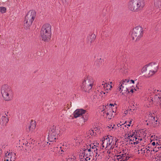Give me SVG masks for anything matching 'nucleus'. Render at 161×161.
I'll return each instance as SVG.
<instances>
[{
  "instance_id": "nucleus-1",
  "label": "nucleus",
  "mask_w": 161,
  "mask_h": 161,
  "mask_svg": "<svg viewBox=\"0 0 161 161\" xmlns=\"http://www.w3.org/2000/svg\"><path fill=\"white\" fill-rule=\"evenodd\" d=\"M99 144L97 142L88 144L86 147L84 148L82 152V155L80 156L79 161H95V158H93V152L97 151V145Z\"/></svg>"
},
{
  "instance_id": "nucleus-2",
  "label": "nucleus",
  "mask_w": 161,
  "mask_h": 161,
  "mask_svg": "<svg viewBox=\"0 0 161 161\" xmlns=\"http://www.w3.org/2000/svg\"><path fill=\"white\" fill-rule=\"evenodd\" d=\"M114 137L110 136H108L103 138L102 141L101 148L103 149L107 148L108 150L107 153L110 154L111 153L114 155L113 152H115V150L117 151L118 149L117 146H115L116 142L113 140Z\"/></svg>"
},
{
  "instance_id": "nucleus-3",
  "label": "nucleus",
  "mask_w": 161,
  "mask_h": 161,
  "mask_svg": "<svg viewBox=\"0 0 161 161\" xmlns=\"http://www.w3.org/2000/svg\"><path fill=\"white\" fill-rule=\"evenodd\" d=\"M145 6L144 0H130L128 5L129 9L134 12H138L142 10Z\"/></svg>"
},
{
  "instance_id": "nucleus-4",
  "label": "nucleus",
  "mask_w": 161,
  "mask_h": 161,
  "mask_svg": "<svg viewBox=\"0 0 161 161\" xmlns=\"http://www.w3.org/2000/svg\"><path fill=\"white\" fill-rule=\"evenodd\" d=\"M51 28V25L49 24H45L42 25L41 31V35L42 40L47 42L50 40Z\"/></svg>"
},
{
  "instance_id": "nucleus-5",
  "label": "nucleus",
  "mask_w": 161,
  "mask_h": 161,
  "mask_svg": "<svg viewBox=\"0 0 161 161\" xmlns=\"http://www.w3.org/2000/svg\"><path fill=\"white\" fill-rule=\"evenodd\" d=\"M128 150L126 149L122 148L120 152L115 150L113 153L115 154L114 159L115 161H125L131 157V156L127 153Z\"/></svg>"
},
{
  "instance_id": "nucleus-6",
  "label": "nucleus",
  "mask_w": 161,
  "mask_h": 161,
  "mask_svg": "<svg viewBox=\"0 0 161 161\" xmlns=\"http://www.w3.org/2000/svg\"><path fill=\"white\" fill-rule=\"evenodd\" d=\"M94 86V80L90 76L85 77L81 85V88L86 92H90Z\"/></svg>"
},
{
  "instance_id": "nucleus-7",
  "label": "nucleus",
  "mask_w": 161,
  "mask_h": 161,
  "mask_svg": "<svg viewBox=\"0 0 161 161\" xmlns=\"http://www.w3.org/2000/svg\"><path fill=\"white\" fill-rule=\"evenodd\" d=\"M1 93L3 99L7 101L12 100L13 93L11 88L8 85L5 84L3 85L1 88Z\"/></svg>"
},
{
  "instance_id": "nucleus-8",
  "label": "nucleus",
  "mask_w": 161,
  "mask_h": 161,
  "mask_svg": "<svg viewBox=\"0 0 161 161\" xmlns=\"http://www.w3.org/2000/svg\"><path fill=\"white\" fill-rule=\"evenodd\" d=\"M117 108V105L115 104H113L110 103L109 105H106L105 107H103V113L106 114V117L109 119H111L113 117V113H115Z\"/></svg>"
},
{
  "instance_id": "nucleus-9",
  "label": "nucleus",
  "mask_w": 161,
  "mask_h": 161,
  "mask_svg": "<svg viewBox=\"0 0 161 161\" xmlns=\"http://www.w3.org/2000/svg\"><path fill=\"white\" fill-rule=\"evenodd\" d=\"M143 34V28L140 26L135 27L133 29L131 33L132 39L135 41L140 40Z\"/></svg>"
},
{
  "instance_id": "nucleus-10",
  "label": "nucleus",
  "mask_w": 161,
  "mask_h": 161,
  "mask_svg": "<svg viewBox=\"0 0 161 161\" xmlns=\"http://www.w3.org/2000/svg\"><path fill=\"white\" fill-rule=\"evenodd\" d=\"M60 133V130L56 127L53 126L50 129L48 135V139L50 142H55L58 139V136Z\"/></svg>"
},
{
  "instance_id": "nucleus-11",
  "label": "nucleus",
  "mask_w": 161,
  "mask_h": 161,
  "mask_svg": "<svg viewBox=\"0 0 161 161\" xmlns=\"http://www.w3.org/2000/svg\"><path fill=\"white\" fill-rule=\"evenodd\" d=\"M128 79H123L121 80L119 84V86L118 88V90L123 94L129 92V86Z\"/></svg>"
},
{
  "instance_id": "nucleus-12",
  "label": "nucleus",
  "mask_w": 161,
  "mask_h": 161,
  "mask_svg": "<svg viewBox=\"0 0 161 161\" xmlns=\"http://www.w3.org/2000/svg\"><path fill=\"white\" fill-rule=\"evenodd\" d=\"M158 69V64L157 62H152L148 65V72L146 74L147 77H150L157 71Z\"/></svg>"
},
{
  "instance_id": "nucleus-13",
  "label": "nucleus",
  "mask_w": 161,
  "mask_h": 161,
  "mask_svg": "<svg viewBox=\"0 0 161 161\" xmlns=\"http://www.w3.org/2000/svg\"><path fill=\"white\" fill-rule=\"evenodd\" d=\"M74 115L75 118L81 116L84 123L88 119V116L87 114H86V111L82 109L76 110L74 112Z\"/></svg>"
},
{
  "instance_id": "nucleus-14",
  "label": "nucleus",
  "mask_w": 161,
  "mask_h": 161,
  "mask_svg": "<svg viewBox=\"0 0 161 161\" xmlns=\"http://www.w3.org/2000/svg\"><path fill=\"white\" fill-rule=\"evenodd\" d=\"M149 99L151 104H152L153 102L158 103L161 108V91H160L158 94L155 95L153 98L150 97Z\"/></svg>"
},
{
  "instance_id": "nucleus-15",
  "label": "nucleus",
  "mask_w": 161,
  "mask_h": 161,
  "mask_svg": "<svg viewBox=\"0 0 161 161\" xmlns=\"http://www.w3.org/2000/svg\"><path fill=\"white\" fill-rule=\"evenodd\" d=\"M152 151V148L150 147H148L147 148L143 147L140 150H139L138 153L145 155L146 157H148L151 155V151Z\"/></svg>"
},
{
  "instance_id": "nucleus-16",
  "label": "nucleus",
  "mask_w": 161,
  "mask_h": 161,
  "mask_svg": "<svg viewBox=\"0 0 161 161\" xmlns=\"http://www.w3.org/2000/svg\"><path fill=\"white\" fill-rule=\"evenodd\" d=\"M36 12L34 10L30 11L25 17V20H32L35 19Z\"/></svg>"
},
{
  "instance_id": "nucleus-17",
  "label": "nucleus",
  "mask_w": 161,
  "mask_h": 161,
  "mask_svg": "<svg viewBox=\"0 0 161 161\" xmlns=\"http://www.w3.org/2000/svg\"><path fill=\"white\" fill-rule=\"evenodd\" d=\"M15 158L12 153L7 152L5 154L4 161H14Z\"/></svg>"
},
{
  "instance_id": "nucleus-18",
  "label": "nucleus",
  "mask_w": 161,
  "mask_h": 161,
  "mask_svg": "<svg viewBox=\"0 0 161 161\" xmlns=\"http://www.w3.org/2000/svg\"><path fill=\"white\" fill-rule=\"evenodd\" d=\"M36 125L35 122L33 121H31L28 128L27 129V131L30 133L34 132L35 129Z\"/></svg>"
},
{
  "instance_id": "nucleus-19",
  "label": "nucleus",
  "mask_w": 161,
  "mask_h": 161,
  "mask_svg": "<svg viewBox=\"0 0 161 161\" xmlns=\"http://www.w3.org/2000/svg\"><path fill=\"white\" fill-rule=\"evenodd\" d=\"M126 137L130 140V141H134L133 137L135 136L134 133L133 132H128L125 135Z\"/></svg>"
},
{
  "instance_id": "nucleus-20",
  "label": "nucleus",
  "mask_w": 161,
  "mask_h": 161,
  "mask_svg": "<svg viewBox=\"0 0 161 161\" xmlns=\"http://www.w3.org/2000/svg\"><path fill=\"white\" fill-rule=\"evenodd\" d=\"M102 85L104 88V89L107 90V91L110 90L112 87L110 85L104 81L102 82Z\"/></svg>"
},
{
  "instance_id": "nucleus-21",
  "label": "nucleus",
  "mask_w": 161,
  "mask_h": 161,
  "mask_svg": "<svg viewBox=\"0 0 161 161\" xmlns=\"http://www.w3.org/2000/svg\"><path fill=\"white\" fill-rule=\"evenodd\" d=\"M96 38V36L94 34H92L91 35H89L88 36V42L92 43L95 40Z\"/></svg>"
},
{
  "instance_id": "nucleus-22",
  "label": "nucleus",
  "mask_w": 161,
  "mask_h": 161,
  "mask_svg": "<svg viewBox=\"0 0 161 161\" xmlns=\"http://www.w3.org/2000/svg\"><path fill=\"white\" fill-rule=\"evenodd\" d=\"M75 157L72 154H68L66 158L67 161H75Z\"/></svg>"
},
{
  "instance_id": "nucleus-23",
  "label": "nucleus",
  "mask_w": 161,
  "mask_h": 161,
  "mask_svg": "<svg viewBox=\"0 0 161 161\" xmlns=\"http://www.w3.org/2000/svg\"><path fill=\"white\" fill-rule=\"evenodd\" d=\"M96 155H95V158L93 157V158H95V161L96 160H98L101 159L103 158V154L102 153L98 154L97 152H95Z\"/></svg>"
},
{
  "instance_id": "nucleus-24",
  "label": "nucleus",
  "mask_w": 161,
  "mask_h": 161,
  "mask_svg": "<svg viewBox=\"0 0 161 161\" xmlns=\"http://www.w3.org/2000/svg\"><path fill=\"white\" fill-rule=\"evenodd\" d=\"M159 123V122L158 121V119L157 118H155L154 117L153 119V121L152 122L153 126L155 127H156L158 125Z\"/></svg>"
},
{
  "instance_id": "nucleus-25",
  "label": "nucleus",
  "mask_w": 161,
  "mask_h": 161,
  "mask_svg": "<svg viewBox=\"0 0 161 161\" xmlns=\"http://www.w3.org/2000/svg\"><path fill=\"white\" fill-rule=\"evenodd\" d=\"M154 5L156 7L161 6V0H154Z\"/></svg>"
},
{
  "instance_id": "nucleus-26",
  "label": "nucleus",
  "mask_w": 161,
  "mask_h": 161,
  "mask_svg": "<svg viewBox=\"0 0 161 161\" xmlns=\"http://www.w3.org/2000/svg\"><path fill=\"white\" fill-rule=\"evenodd\" d=\"M114 125H113V124H110L108 126H107V130H108V131H111L114 128Z\"/></svg>"
},
{
  "instance_id": "nucleus-27",
  "label": "nucleus",
  "mask_w": 161,
  "mask_h": 161,
  "mask_svg": "<svg viewBox=\"0 0 161 161\" xmlns=\"http://www.w3.org/2000/svg\"><path fill=\"white\" fill-rule=\"evenodd\" d=\"M24 23V26L26 28H29L32 23V21H25Z\"/></svg>"
},
{
  "instance_id": "nucleus-28",
  "label": "nucleus",
  "mask_w": 161,
  "mask_h": 161,
  "mask_svg": "<svg viewBox=\"0 0 161 161\" xmlns=\"http://www.w3.org/2000/svg\"><path fill=\"white\" fill-rule=\"evenodd\" d=\"M7 116V115L5 113V115L3 116L2 118V120L5 124L7 123L9 121L8 119V117Z\"/></svg>"
},
{
  "instance_id": "nucleus-29",
  "label": "nucleus",
  "mask_w": 161,
  "mask_h": 161,
  "mask_svg": "<svg viewBox=\"0 0 161 161\" xmlns=\"http://www.w3.org/2000/svg\"><path fill=\"white\" fill-rule=\"evenodd\" d=\"M125 123L124 124H122L121 125H120V124H118L117 125V126H118V127H119V125L120 126V129L122 130V131H123L124 130V131H125V130L126 128H128V127H127L126 125H125Z\"/></svg>"
},
{
  "instance_id": "nucleus-30",
  "label": "nucleus",
  "mask_w": 161,
  "mask_h": 161,
  "mask_svg": "<svg viewBox=\"0 0 161 161\" xmlns=\"http://www.w3.org/2000/svg\"><path fill=\"white\" fill-rule=\"evenodd\" d=\"M147 70H148L147 73L148 72V65H146L142 68V73H144L146 72Z\"/></svg>"
},
{
  "instance_id": "nucleus-31",
  "label": "nucleus",
  "mask_w": 161,
  "mask_h": 161,
  "mask_svg": "<svg viewBox=\"0 0 161 161\" xmlns=\"http://www.w3.org/2000/svg\"><path fill=\"white\" fill-rule=\"evenodd\" d=\"M148 90L150 92H153L154 93H157V92H159L158 90H156L153 87H150L148 89ZM157 94L158 93H157Z\"/></svg>"
},
{
  "instance_id": "nucleus-32",
  "label": "nucleus",
  "mask_w": 161,
  "mask_h": 161,
  "mask_svg": "<svg viewBox=\"0 0 161 161\" xmlns=\"http://www.w3.org/2000/svg\"><path fill=\"white\" fill-rule=\"evenodd\" d=\"M133 138L134 140V141H136V142H134V144H135L138 143L139 142V138H138L137 136H135V135L133 137Z\"/></svg>"
},
{
  "instance_id": "nucleus-33",
  "label": "nucleus",
  "mask_w": 161,
  "mask_h": 161,
  "mask_svg": "<svg viewBox=\"0 0 161 161\" xmlns=\"http://www.w3.org/2000/svg\"><path fill=\"white\" fill-rule=\"evenodd\" d=\"M6 8L4 7H0V12L3 14L6 12Z\"/></svg>"
},
{
  "instance_id": "nucleus-34",
  "label": "nucleus",
  "mask_w": 161,
  "mask_h": 161,
  "mask_svg": "<svg viewBox=\"0 0 161 161\" xmlns=\"http://www.w3.org/2000/svg\"><path fill=\"white\" fill-rule=\"evenodd\" d=\"M88 134L91 135V136L93 135H94V133H95L94 130L92 129H91L89 130L88 132Z\"/></svg>"
},
{
  "instance_id": "nucleus-35",
  "label": "nucleus",
  "mask_w": 161,
  "mask_h": 161,
  "mask_svg": "<svg viewBox=\"0 0 161 161\" xmlns=\"http://www.w3.org/2000/svg\"><path fill=\"white\" fill-rule=\"evenodd\" d=\"M108 92V91H107L106 92H103L101 91L100 92L99 95L101 97H103V95H105Z\"/></svg>"
},
{
  "instance_id": "nucleus-36",
  "label": "nucleus",
  "mask_w": 161,
  "mask_h": 161,
  "mask_svg": "<svg viewBox=\"0 0 161 161\" xmlns=\"http://www.w3.org/2000/svg\"><path fill=\"white\" fill-rule=\"evenodd\" d=\"M93 129L94 130L95 133V134H96V133L98 132L99 130V128L98 127H96L94 128Z\"/></svg>"
},
{
  "instance_id": "nucleus-37",
  "label": "nucleus",
  "mask_w": 161,
  "mask_h": 161,
  "mask_svg": "<svg viewBox=\"0 0 161 161\" xmlns=\"http://www.w3.org/2000/svg\"><path fill=\"white\" fill-rule=\"evenodd\" d=\"M128 80L129 82V85L131 84V83H134V81L133 80H130L128 79Z\"/></svg>"
},
{
  "instance_id": "nucleus-38",
  "label": "nucleus",
  "mask_w": 161,
  "mask_h": 161,
  "mask_svg": "<svg viewBox=\"0 0 161 161\" xmlns=\"http://www.w3.org/2000/svg\"><path fill=\"white\" fill-rule=\"evenodd\" d=\"M24 144H25V145L27 147L30 146V143H28V142H27V141H26L24 143H23V145Z\"/></svg>"
},
{
  "instance_id": "nucleus-39",
  "label": "nucleus",
  "mask_w": 161,
  "mask_h": 161,
  "mask_svg": "<svg viewBox=\"0 0 161 161\" xmlns=\"http://www.w3.org/2000/svg\"><path fill=\"white\" fill-rule=\"evenodd\" d=\"M128 110H126L125 111L124 113V115L125 116L127 115V114L128 113Z\"/></svg>"
},
{
  "instance_id": "nucleus-40",
  "label": "nucleus",
  "mask_w": 161,
  "mask_h": 161,
  "mask_svg": "<svg viewBox=\"0 0 161 161\" xmlns=\"http://www.w3.org/2000/svg\"><path fill=\"white\" fill-rule=\"evenodd\" d=\"M78 138H79V137H76V138H75L74 139V140H75V142L76 143H77V142H78Z\"/></svg>"
},
{
  "instance_id": "nucleus-41",
  "label": "nucleus",
  "mask_w": 161,
  "mask_h": 161,
  "mask_svg": "<svg viewBox=\"0 0 161 161\" xmlns=\"http://www.w3.org/2000/svg\"><path fill=\"white\" fill-rule=\"evenodd\" d=\"M152 145L153 146H154L155 144H156V143L155 142H153L152 143H151Z\"/></svg>"
},
{
  "instance_id": "nucleus-42",
  "label": "nucleus",
  "mask_w": 161,
  "mask_h": 161,
  "mask_svg": "<svg viewBox=\"0 0 161 161\" xmlns=\"http://www.w3.org/2000/svg\"><path fill=\"white\" fill-rule=\"evenodd\" d=\"M63 2V3H65L66 2H67V0H61Z\"/></svg>"
},
{
  "instance_id": "nucleus-43",
  "label": "nucleus",
  "mask_w": 161,
  "mask_h": 161,
  "mask_svg": "<svg viewBox=\"0 0 161 161\" xmlns=\"http://www.w3.org/2000/svg\"><path fill=\"white\" fill-rule=\"evenodd\" d=\"M130 92L133 93L134 92V90L133 89H130V91L129 90V92Z\"/></svg>"
},
{
  "instance_id": "nucleus-44",
  "label": "nucleus",
  "mask_w": 161,
  "mask_h": 161,
  "mask_svg": "<svg viewBox=\"0 0 161 161\" xmlns=\"http://www.w3.org/2000/svg\"><path fill=\"white\" fill-rule=\"evenodd\" d=\"M125 125H127V126H130V123H129V124H126Z\"/></svg>"
},
{
  "instance_id": "nucleus-45",
  "label": "nucleus",
  "mask_w": 161,
  "mask_h": 161,
  "mask_svg": "<svg viewBox=\"0 0 161 161\" xmlns=\"http://www.w3.org/2000/svg\"><path fill=\"white\" fill-rule=\"evenodd\" d=\"M60 149H61V151H62V152H64V151L63 150V149H61V147H60Z\"/></svg>"
},
{
  "instance_id": "nucleus-46",
  "label": "nucleus",
  "mask_w": 161,
  "mask_h": 161,
  "mask_svg": "<svg viewBox=\"0 0 161 161\" xmlns=\"http://www.w3.org/2000/svg\"><path fill=\"white\" fill-rule=\"evenodd\" d=\"M131 122H132L131 120H130V121L129 122V123H130V124H131Z\"/></svg>"
},
{
  "instance_id": "nucleus-47",
  "label": "nucleus",
  "mask_w": 161,
  "mask_h": 161,
  "mask_svg": "<svg viewBox=\"0 0 161 161\" xmlns=\"http://www.w3.org/2000/svg\"><path fill=\"white\" fill-rule=\"evenodd\" d=\"M157 19V18H156V17H155L154 19Z\"/></svg>"
},
{
  "instance_id": "nucleus-48",
  "label": "nucleus",
  "mask_w": 161,
  "mask_h": 161,
  "mask_svg": "<svg viewBox=\"0 0 161 161\" xmlns=\"http://www.w3.org/2000/svg\"><path fill=\"white\" fill-rule=\"evenodd\" d=\"M160 160L161 161V157H160Z\"/></svg>"
},
{
  "instance_id": "nucleus-49",
  "label": "nucleus",
  "mask_w": 161,
  "mask_h": 161,
  "mask_svg": "<svg viewBox=\"0 0 161 161\" xmlns=\"http://www.w3.org/2000/svg\"><path fill=\"white\" fill-rule=\"evenodd\" d=\"M84 149H82V150H84ZM81 152L82 153V151H81Z\"/></svg>"
},
{
  "instance_id": "nucleus-50",
  "label": "nucleus",
  "mask_w": 161,
  "mask_h": 161,
  "mask_svg": "<svg viewBox=\"0 0 161 161\" xmlns=\"http://www.w3.org/2000/svg\"><path fill=\"white\" fill-rule=\"evenodd\" d=\"M153 151H155V150H154V149H153Z\"/></svg>"
}]
</instances>
